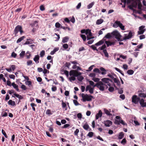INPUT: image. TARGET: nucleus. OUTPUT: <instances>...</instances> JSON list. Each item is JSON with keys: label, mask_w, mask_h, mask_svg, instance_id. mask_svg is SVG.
Returning <instances> with one entry per match:
<instances>
[{"label": "nucleus", "mask_w": 146, "mask_h": 146, "mask_svg": "<svg viewBox=\"0 0 146 146\" xmlns=\"http://www.w3.org/2000/svg\"><path fill=\"white\" fill-rule=\"evenodd\" d=\"M97 87L101 91H104L105 87L106 89L108 88V86L106 84L103 83L102 81H99L98 82L96 83L94 86V87Z\"/></svg>", "instance_id": "f257e3e1"}, {"label": "nucleus", "mask_w": 146, "mask_h": 146, "mask_svg": "<svg viewBox=\"0 0 146 146\" xmlns=\"http://www.w3.org/2000/svg\"><path fill=\"white\" fill-rule=\"evenodd\" d=\"M111 34L113 36H115L118 41H122L123 40V38H121L122 36L119 33L117 30L114 31L111 33Z\"/></svg>", "instance_id": "f03ea898"}, {"label": "nucleus", "mask_w": 146, "mask_h": 146, "mask_svg": "<svg viewBox=\"0 0 146 146\" xmlns=\"http://www.w3.org/2000/svg\"><path fill=\"white\" fill-rule=\"evenodd\" d=\"M81 96L82 98V101L83 102L86 101H91L93 98V96H92L88 95L87 94H85L84 93H82L81 94Z\"/></svg>", "instance_id": "7ed1b4c3"}, {"label": "nucleus", "mask_w": 146, "mask_h": 146, "mask_svg": "<svg viewBox=\"0 0 146 146\" xmlns=\"http://www.w3.org/2000/svg\"><path fill=\"white\" fill-rule=\"evenodd\" d=\"M19 31L21 35L23 33L22 27L20 25H18L15 27L14 30V34L15 36H17V34Z\"/></svg>", "instance_id": "20e7f679"}, {"label": "nucleus", "mask_w": 146, "mask_h": 146, "mask_svg": "<svg viewBox=\"0 0 146 146\" xmlns=\"http://www.w3.org/2000/svg\"><path fill=\"white\" fill-rule=\"evenodd\" d=\"M137 0L133 1L131 5L128 6V7L130 9L133 11V12H135L136 10L133 9L137 7Z\"/></svg>", "instance_id": "39448f33"}, {"label": "nucleus", "mask_w": 146, "mask_h": 146, "mask_svg": "<svg viewBox=\"0 0 146 146\" xmlns=\"http://www.w3.org/2000/svg\"><path fill=\"white\" fill-rule=\"evenodd\" d=\"M115 23L116 25L114 24H113V27L114 28H117L118 26H119L122 30H125L124 26L123 25L122 23H121L120 21H115Z\"/></svg>", "instance_id": "423d86ee"}, {"label": "nucleus", "mask_w": 146, "mask_h": 146, "mask_svg": "<svg viewBox=\"0 0 146 146\" xmlns=\"http://www.w3.org/2000/svg\"><path fill=\"white\" fill-rule=\"evenodd\" d=\"M102 82L103 83L106 84H107L106 85L109 86H111V84L110 83V82H112V81L108 78H104L101 79Z\"/></svg>", "instance_id": "0eeeda50"}, {"label": "nucleus", "mask_w": 146, "mask_h": 146, "mask_svg": "<svg viewBox=\"0 0 146 146\" xmlns=\"http://www.w3.org/2000/svg\"><path fill=\"white\" fill-rule=\"evenodd\" d=\"M69 74L70 76H74L77 77L78 76L80 75L81 73L80 72H78L77 71L73 70L70 71Z\"/></svg>", "instance_id": "6e6552de"}, {"label": "nucleus", "mask_w": 146, "mask_h": 146, "mask_svg": "<svg viewBox=\"0 0 146 146\" xmlns=\"http://www.w3.org/2000/svg\"><path fill=\"white\" fill-rule=\"evenodd\" d=\"M140 100V98L136 95H133L132 97V102L135 104H137Z\"/></svg>", "instance_id": "1a4fd4ad"}, {"label": "nucleus", "mask_w": 146, "mask_h": 146, "mask_svg": "<svg viewBox=\"0 0 146 146\" xmlns=\"http://www.w3.org/2000/svg\"><path fill=\"white\" fill-rule=\"evenodd\" d=\"M145 27L144 26H141L139 27V31H138V34L139 35H141L143 34L145 31V29H143Z\"/></svg>", "instance_id": "9d476101"}, {"label": "nucleus", "mask_w": 146, "mask_h": 146, "mask_svg": "<svg viewBox=\"0 0 146 146\" xmlns=\"http://www.w3.org/2000/svg\"><path fill=\"white\" fill-rule=\"evenodd\" d=\"M104 124L106 127H109L112 125V122L110 120L104 121Z\"/></svg>", "instance_id": "9b49d317"}, {"label": "nucleus", "mask_w": 146, "mask_h": 146, "mask_svg": "<svg viewBox=\"0 0 146 146\" xmlns=\"http://www.w3.org/2000/svg\"><path fill=\"white\" fill-rule=\"evenodd\" d=\"M83 127L86 130L89 131L91 130V129L90 127L88 124L87 123L84 125L83 126Z\"/></svg>", "instance_id": "f8f14e48"}, {"label": "nucleus", "mask_w": 146, "mask_h": 146, "mask_svg": "<svg viewBox=\"0 0 146 146\" xmlns=\"http://www.w3.org/2000/svg\"><path fill=\"white\" fill-rule=\"evenodd\" d=\"M132 36V33L130 31L129 32L128 35L127 36H125L124 38H123V40L129 39L131 38Z\"/></svg>", "instance_id": "ddd939ff"}, {"label": "nucleus", "mask_w": 146, "mask_h": 146, "mask_svg": "<svg viewBox=\"0 0 146 146\" xmlns=\"http://www.w3.org/2000/svg\"><path fill=\"white\" fill-rule=\"evenodd\" d=\"M139 103L142 107H146V102H144V100L143 99H140Z\"/></svg>", "instance_id": "4468645a"}, {"label": "nucleus", "mask_w": 146, "mask_h": 146, "mask_svg": "<svg viewBox=\"0 0 146 146\" xmlns=\"http://www.w3.org/2000/svg\"><path fill=\"white\" fill-rule=\"evenodd\" d=\"M102 113L101 110H99V111H98V113L96 115V119H98L99 117H101L102 116Z\"/></svg>", "instance_id": "2eb2a0df"}, {"label": "nucleus", "mask_w": 146, "mask_h": 146, "mask_svg": "<svg viewBox=\"0 0 146 146\" xmlns=\"http://www.w3.org/2000/svg\"><path fill=\"white\" fill-rule=\"evenodd\" d=\"M105 42L107 46L108 47L109 46L114 45L115 43V41L111 42L109 41H106Z\"/></svg>", "instance_id": "dca6fc26"}, {"label": "nucleus", "mask_w": 146, "mask_h": 146, "mask_svg": "<svg viewBox=\"0 0 146 146\" xmlns=\"http://www.w3.org/2000/svg\"><path fill=\"white\" fill-rule=\"evenodd\" d=\"M39 56L38 55H36L33 58L34 60L36 63H38L39 62Z\"/></svg>", "instance_id": "f3484780"}, {"label": "nucleus", "mask_w": 146, "mask_h": 146, "mask_svg": "<svg viewBox=\"0 0 146 146\" xmlns=\"http://www.w3.org/2000/svg\"><path fill=\"white\" fill-rule=\"evenodd\" d=\"M114 82L117 83V86H119L120 85V82L119 80L116 78H114L113 79Z\"/></svg>", "instance_id": "a211bd4d"}, {"label": "nucleus", "mask_w": 146, "mask_h": 146, "mask_svg": "<svg viewBox=\"0 0 146 146\" xmlns=\"http://www.w3.org/2000/svg\"><path fill=\"white\" fill-rule=\"evenodd\" d=\"M12 86L17 91H19V89L18 88V86L16 84H15L14 82L12 83L11 84Z\"/></svg>", "instance_id": "6ab92c4d"}, {"label": "nucleus", "mask_w": 146, "mask_h": 146, "mask_svg": "<svg viewBox=\"0 0 146 146\" xmlns=\"http://www.w3.org/2000/svg\"><path fill=\"white\" fill-rule=\"evenodd\" d=\"M69 39V38L68 36H65L63 38L62 42L63 43L67 42L68 40Z\"/></svg>", "instance_id": "aec40b11"}, {"label": "nucleus", "mask_w": 146, "mask_h": 146, "mask_svg": "<svg viewBox=\"0 0 146 146\" xmlns=\"http://www.w3.org/2000/svg\"><path fill=\"white\" fill-rule=\"evenodd\" d=\"M8 103L9 105H11L12 106H14L15 105V102L14 101H13L11 100H10L8 102Z\"/></svg>", "instance_id": "412c9836"}, {"label": "nucleus", "mask_w": 146, "mask_h": 146, "mask_svg": "<svg viewBox=\"0 0 146 146\" xmlns=\"http://www.w3.org/2000/svg\"><path fill=\"white\" fill-rule=\"evenodd\" d=\"M137 1L138 8L139 9H141L142 7V5L140 0H137Z\"/></svg>", "instance_id": "4be33fe9"}, {"label": "nucleus", "mask_w": 146, "mask_h": 146, "mask_svg": "<svg viewBox=\"0 0 146 146\" xmlns=\"http://www.w3.org/2000/svg\"><path fill=\"white\" fill-rule=\"evenodd\" d=\"M61 102H62V108L65 109L66 110H67V108L66 106V104L64 102L63 100H61Z\"/></svg>", "instance_id": "5701e85b"}, {"label": "nucleus", "mask_w": 146, "mask_h": 146, "mask_svg": "<svg viewBox=\"0 0 146 146\" xmlns=\"http://www.w3.org/2000/svg\"><path fill=\"white\" fill-rule=\"evenodd\" d=\"M25 36H23L19 38L18 40L17 41V43H18L20 42L21 41H22L25 38Z\"/></svg>", "instance_id": "b1692460"}, {"label": "nucleus", "mask_w": 146, "mask_h": 146, "mask_svg": "<svg viewBox=\"0 0 146 146\" xmlns=\"http://www.w3.org/2000/svg\"><path fill=\"white\" fill-rule=\"evenodd\" d=\"M104 21L103 19H100L96 21V24L99 25L102 24Z\"/></svg>", "instance_id": "393cba45"}, {"label": "nucleus", "mask_w": 146, "mask_h": 146, "mask_svg": "<svg viewBox=\"0 0 146 146\" xmlns=\"http://www.w3.org/2000/svg\"><path fill=\"white\" fill-rule=\"evenodd\" d=\"M61 72H64L63 73H62V74H65L67 77H68L69 76V72L68 71L66 70H61Z\"/></svg>", "instance_id": "a878e982"}, {"label": "nucleus", "mask_w": 146, "mask_h": 146, "mask_svg": "<svg viewBox=\"0 0 146 146\" xmlns=\"http://www.w3.org/2000/svg\"><path fill=\"white\" fill-rule=\"evenodd\" d=\"M104 43V41L103 40H100L97 43L95 44V45L96 46H99L103 44Z\"/></svg>", "instance_id": "bb28decb"}, {"label": "nucleus", "mask_w": 146, "mask_h": 146, "mask_svg": "<svg viewBox=\"0 0 146 146\" xmlns=\"http://www.w3.org/2000/svg\"><path fill=\"white\" fill-rule=\"evenodd\" d=\"M104 110L105 113L108 115L111 116H112V114L110 113V111L107 109H104Z\"/></svg>", "instance_id": "cd10ccee"}, {"label": "nucleus", "mask_w": 146, "mask_h": 146, "mask_svg": "<svg viewBox=\"0 0 146 146\" xmlns=\"http://www.w3.org/2000/svg\"><path fill=\"white\" fill-rule=\"evenodd\" d=\"M14 95L16 97L18 98L20 100H22L23 99V96H21V95H19V94L15 93Z\"/></svg>", "instance_id": "c85d7f7f"}, {"label": "nucleus", "mask_w": 146, "mask_h": 146, "mask_svg": "<svg viewBox=\"0 0 146 146\" xmlns=\"http://www.w3.org/2000/svg\"><path fill=\"white\" fill-rule=\"evenodd\" d=\"M100 70L102 71L101 73L103 75H104L106 74V70L103 67H101L100 68Z\"/></svg>", "instance_id": "c756f323"}, {"label": "nucleus", "mask_w": 146, "mask_h": 146, "mask_svg": "<svg viewBox=\"0 0 146 146\" xmlns=\"http://www.w3.org/2000/svg\"><path fill=\"white\" fill-rule=\"evenodd\" d=\"M124 134L123 132H121L120 133L118 136L119 139H121L124 137Z\"/></svg>", "instance_id": "7c9ffc66"}, {"label": "nucleus", "mask_w": 146, "mask_h": 146, "mask_svg": "<svg viewBox=\"0 0 146 146\" xmlns=\"http://www.w3.org/2000/svg\"><path fill=\"white\" fill-rule=\"evenodd\" d=\"M31 106L32 107L33 110L34 111H35V106H36V105L34 103H32L31 104Z\"/></svg>", "instance_id": "2f4dec72"}, {"label": "nucleus", "mask_w": 146, "mask_h": 146, "mask_svg": "<svg viewBox=\"0 0 146 146\" xmlns=\"http://www.w3.org/2000/svg\"><path fill=\"white\" fill-rule=\"evenodd\" d=\"M94 4V2H92L91 3H90L87 6V8L88 9H90L91 8L92 6H93Z\"/></svg>", "instance_id": "473e14b6"}, {"label": "nucleus", "mask_w": 146, "mask_h": 146, "mask_svg": "<svg viewBox=\"0 0 146 146\" xmlns=\"http://www.w3.org/2000/svg\"><path fill=\"white\" fill-rule=\"evenodd\" d=\"M94 133L92 132H90L88 133L87 135V136H88L90 137H92Z\"/></svg>", "instance_id": "72a5a7b5"}, {"label": "nucleus", "mask_w": 146, "mask_h": 146, "mask_svg": "<svg viewBox=\"0 0 146 146\" xmlns=\"http://www.w3.org/2000/svg\"><path fill=\"white\" fill-rule=\"evenodd\" d=\"M138 96L141 97L145 98L146 97V94L144 93H140Z\"/></svg>", "instance_id": "f704fd0d"}, {"label": "nucleus", "mask_w": 146, "mask_h": 146, "mask_svg": "<svg viewBox=\"0 0 146 146\" xmlns=\"http://www.w3.org/2000/svg\"><path fill=\"white\" fill-rule=\"evenodd\" d=\"M25 54V52L24 51H22L19 54L20 57L21 58H23Z\"/></svg>", "instance_id": "c9c22d12"}, {"label": "nucleus", "mask_w": 146, "mask_h": 146, "mask_svg": "<svg viewBox=\"0 0 146 146\" xmlns=\"http://www.w3.org/2000/svg\"><path fill=\"white\" fill-rule=\"evenodd\" d=\"M134 71L132 70H129L127 72V73L129 75H132L134 73Z\"/></svg>", "instance_id": "e433bc0d"}, {"label": "nucleus", "mask_w": 146, "mask_h": 146, "mask_svg": "<svg viewBox=\"0 0 146 146\" xmlns=\"http://www.w3.org/2000/svg\"><path fill=\"white\" fill-rule=\"evenodd\" d=\"M92 80L94 81L95 82H98L100 81V79L98 78L94 77V78H93Z\"/></svg>", "instance_id": "4c0bfd02"}, {"label": "nucleus", "mask_w": 146, "mask_h": 146, "mask_svg": "<svg viewBox=\"0 0 146 146\" xmlns=\"http://www.w3.org/2000/svg\"><path fill=\"white\" fill-rule=\"evenodd\" d=\"M77 76L78 80L80 81H81L84 79V77L82 76L79 75Z\"/></svg>", "instance_id": "58836bf2"}, {"label": "nucleus", "mask_w": 146, "mask_h": 146, "mask_svg": "<svg viewBox=\"0 0 146 146\" xmlns=\"http://www.w3.org/2000/svg\"><path fill=\"white\" fill-rule=\"evenodd\" d=\"M115 69L116 70H117V71L118 72H119L121 74H122L123 76H124V74L122 72V71L121 70L119 69V68H118L116 67H115Z\"/></svg>", "instance_id": "ea45409f"}, {"label": "nucleus", "mask_w": 146, "mask_h": 146, "mask_svg": "<svg viewBox=\"0 0 146 146\" xmlns=\"http://www.w3.org/2000/svg\"><path fill=\"white\" fill-rule=\"evenodd\" d=\"M45 52L44 50H42L40 52V55L41 57H42L45 55Z\"/></svg>", "instance_id": "a19ab883"}, {"label": "nucleus", "mask_w": 146, "mask_h": 146, "mask_svg": "<svg viewBox=\"0 0 146 146\" xmlns=\"http://www.w3.org/2000/svg\"><path fill=\"white\" fill-rule=\"evenodd\" d=\"M93 72H96V73H100L101 72L99 69L98 68H95Z\"/></svg>", "instance_id": "79ce46f5"}, {"label": "nucleus", "mask_w": 146, "mask_h": 146, "mask_svg": "<svg viewBox=\"0 0 146 146\" xmlns=\"http://www.w3.org/2000/svg\"><path fill=\"white\" fill-rule=\"evenodd\" d=\"M103 52L104 53V54L105 56L108 57L109 56L108 54V53L106 49H105L104 50H103Z\"/></svg>", "instance_id": "37998d69"}, {"label": "nucleus", "mask_w": 146, "mask_h": 146, "mask_svg": "<svg viewBox=\"0 0 146 146\" xmlns=\"http://www.w3.org/2000/svg\"><path fill=\"white\" fill-rule=\"evenodd\" d=\"M80 36L84 41H86V36L85 35H81Z\"/></svg>", "instance_id": "c03bdc74"}, {"label": "nucleus", "mask_w": 146, "mask_h": 146, "mask_svg": "<svg viewBox=\"0 0 146 146\" xmlns=\"http://www.w3.org/2000/svg\"><path fill=\"white\" fill-rule=\"evenodd\" d=\"M111 37L110 34L109 33H107L105 36V37L107 38H110Z\"/></svg>", "instance_id": "a18cd8bd"}, {"label": "nucleus", "mask_w": 146, "mask_h": 146, "mask_svg": "<svg viewBox=\"0 0 146 146\" xmlns=\"http://www.w3.org/2000/svg\"><path fill=\"white\" fill-rule=\"evenodd\" d=\"M1 132H2V133L4 136L5 137H6V138H7L8 136H7V135L6 134L5 132L4 131V130L3 129H2L1 130Z\"/></svg>", "instance_id": "49530a36"}, {"label": "nucleus", "mask_w": 146, "mask_h": 146, "mask_svg": "<svg viewBox=\"0 0 146 146\" xmlns=\"http://www.w3.org/2000/svg\"><path fill=\"white\" fill-rule=\"evenodd\" d=\"M1 116L3 117H6L7 116L8 114L6 112H4L3 113L2 112Z\"/></svg>", "instance_id": "de8ad7c7"}, {"label": "nucleus", "mask_w": 146, "mask_h": 146, "mask_svg": "<svg viewBox=\"0 0 146 146\" xmlns=\"http://www.w3.org/2000/svg\"><path fill=\"white\" fill-rule=\"evenodd\" d=\"M27 41H26L25 43V44H31L32 41L31 40V39H27Z\"/></svg>", "instance_id": "09e8293b"}, {"label": "nucleus", "mask_w": 146, "mask_h": 146, "mask_svg": "<svg viewBox=\"0 0 146 146\" xmlns=\"http://www.w3.org/2000/svg\"><path fill=\"white\" fill-rule=\"evenodd\" d=\"M114 88L110 86V87L108 88V90L110 92H112L114 91Z\"/></svg>", "instance_id": "8fccbe9b"}, {"label": "nucleus", "mask_w": 146, "mask_h": 146, "mask_svg": "<svg viewBox=\"0 0 146 146\" xmlns=\"http://www.w3.org/2000/svg\"><path fill=\"white\" fill-rule=\"evenodd\" d=\"M33 61L32 60H29L27 61V64L28 66H30L32 64Z\"/></svg>", "instance_id": "3c124183"}, {"label": "nucleus", "mask_w": 146, "mask_h": 146, "mask_svg": "<svg viewBox=\"0 0 146 146\" xmlns=\"http://www.w3.org/2000/svg\"><path fill=\"white\" fill-rule=\"evenodd\" d=\"M46 114L47 115H52V113L50 110H47L46 111Z\"/></svg>", "instance_id": "603ef678"}, {"label": "nucleus", "mask_w": 146, "mask_h": 146, "mask_svg": "<svg viewBox=\"0 0 146 146\" xmlns=\"http://www.w3.org/2000/svg\"><path fill=\"white\" fill-rule=\"evenodd\" d=\"M40 9L41 11H44L45 10V8L43 5H42L40 6Z\"/></svg>", "instance_id": "864d4df0"}, {"label": "nucleus", "mask_w": 146, "mask_h": 146, "mask_svg": "<svg viewBox=\"0 0 146 146\" xmlns=\"http://www.w3.org/2000/svg\"><path fill=\"white\" fill-rule=\"evenodd\" d=\"M55 26L57 28L61 27L60 24L58 22H57L55 23Z\"/></svg>", "instance_id": "5fc2aeb1"}, {"label": "nucleus", "mask_w": 146, "mask_h": 146, "mask_svg": "<svg viewBox=\"0 0 146 146\" xmlns=\"http://www.w3.org/2000/svg\"><path fill=\"white\" fill-rule=\"evenodd\" d=\"M106 48V46L105 44L103 45L100 48V50H104Z\"/></svg>", "instance_id": "6e6d98bb"}, {"label": "nucleus", "mask_w": 146, "mask_h": 146, "mask_svg": "<svg viewBox=\"0 0 146 146\" xmlns=\"http://www.w3.org/2000/svg\"><path fill=\"white\" fill-rule=\"evenodd\" d=\"M94 66V65H92L90 66L88 68V69L86 70L87 71H90L93 69V67Z\"/></svg>", "instance_id": "4d7b16f0"}, {"label": "nucleus", "mask_w": 146, "mask_h": 146, "mask_svg": "<svg viewBox=\"0 0 146 146\" xmlns=\"http://www.w3.org/2000/svg\"><path fill=\"white\" fill-rule=\"evenodd\" d=\"M75 77V76H71L69 78V80L70 81V82H71L72 81H74L76 79V78Z\"/></svg>", "instance_id": "13d9d810"}, {"label": "nucleus", "mask_w": 146, "mask_h": 146, "mask_svg": "<svg viewBox=\"0 0 146 146\" xmlns=\"http://www.w3.org/2000/svg\"><path fill=\"white\" fill-rule=\"evenodd\" d=\"M17 56V54L15 53L14 52H12L11 54V56L12 57H13L14 58H15L16 57V56Z\"/></svg>", "instance_id": "bf43d9fd"}, {"label": "nucleus", "mask_w": 146, "mask_h": 146, "mask_svg": "<svg viewBox=\"0 0 146 146\" xmlns=\"http://www.w3.org/2000/svg\"><path fill=\"white\" fill-rule=\"evenodd\" d=\"M120 123L123 125H127V123L124 122V121L122 119H120Z\"/></svg>", "instance_id": "052dcab7"}, {"label": "nucleus", "mask_w": 146, "mask_h": 146, "mask_svg": "<svg viewBox=\"0 0 146 146\" xmlns=\"http://www.w3.org/2000/svg\"><path fill=\"white\" fill-rule=\"evenodd\" d=\"M10 68H11V70H12L13 71H14L16 68L15 65L14 64L10 66Z\"/></svg>", "instance_id": "680f3d73"}, {"label": "nucleus", "mask_w": 146, "mask_h": 146, "mask_svg": "<svg viewBox=\"0 0 146 146\" xmlns=\"http://www.w3.org/2000/svg\"><path fill=\"white\" fill-rule=\"evenodd\" d=\"M89 76L91 77L94 78L96 76V74L93 73H91L89 74Z\"/></svg>", "instance_id": "e2e57ef3"}, {"label": "nucleus", "mask_w": 146, "mask_h": 146, "mask_svg": "<svg viewBox=\"0 0 146 146\" xmlns=\"http://www.w3.org/2000/svg\"><path fill=\"white\" fill-rule=\"evenodd\" d=\"M63 47L64 49H67L68 47V45L67 44H64L63 45Z\"/></svg>", "instance_id": "0e129e2a"}, {"label": "nucleus", "mask_w": 146, "mask_h": 146, "mask_svg": "<svg viewBox=\"0 0 146 146\" xmlns=\"http://www.w3.org/2000/svg\"><path fill=\"white\" fill-rule=\"evenodd\" d=\"M79 131V130L77 129H76L75 131L74 132V134L75 135L77 136L78 135V133Z\"/></svg>", "instance_id": "69168bd1"}, {"label": "nucleus", "mask_w": 146, "mask_h": 146, "mask_svg": "<svg viewBox=\"0 0 146 146\" xmlns=\"http://www.w3.org/2000/svg\"><path fill=\"white\" fill-rule=\"evenodd\" d=\"M121 143L123 145H125L126 143V139L125 138L123 139L121 141Z\"/></svg>", "instance_id": "338daca9"}, {"label": "nucleus", "mask_w": 146, "mask_h": 146, "mask_svg": "<svg viewBox=\"0 0 146 146\" xmlns=\"http://www.w3.org/2000/svg\"><path fill=\"white\" fill-rule=\"evenodd\" d=\"M73 103L76 106H78L80 105L77 101L76 100H73Z\"/></svg>", "instance_id": "774afa93"}]
</instances>
